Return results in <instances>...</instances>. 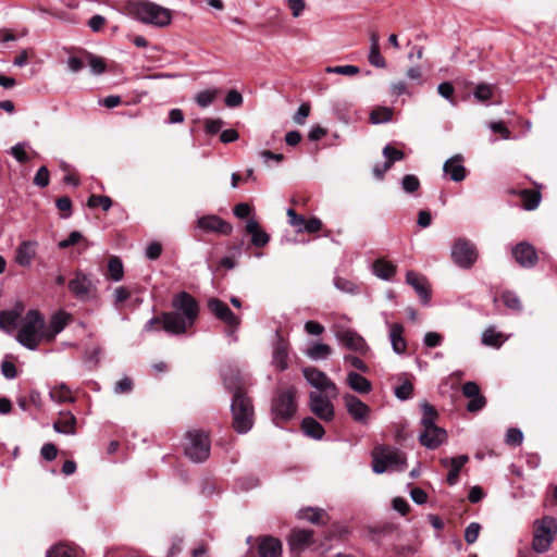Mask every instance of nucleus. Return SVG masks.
Masks as SVG:
<instances>
[{
  "mask_svg": "<svg viewBox=\"0 0 557 557\" xmlns=\"http://www.w3.org/2000/svg\"><path fill=\"white\" fill-rule=\"evenodd\" d=\"M15 338L29 350H36L41 342H47L44 315L37 310H29L22 319Z\"/></svg>",
  "mask_w": 557,
  "mask_h": 557,
  "instance_id": "1",
  "label": "nucleus"
},
{
  "mask_svg": "<svg viewBox=\"0 0 557 557\" xmlns=\"http://www.w3.org/2000/svg\"><path fill=\"white\" fill-rule=\"evenodd\" d=\"M125 12L133 18L157 27L171 23L170 10L145 0H129L125 3Z\"/></svg>",
  "mask_w": 557,
  "mask_h": 557,
  "instance_id": "2",
  "label": "nucleus"
},
{
  "mask_svg": "<svg viewBox=\"0 0 557 557\" xmlns=\"http://www.w3.org/2000/svg\"><path fill=\"white\" fill-rule=\"evenodd\" d=\"M421 408L423 412L421 419L423 431L419 435L420 443L429 449H435L446 441L447 433L444 429L435 425L437 411L432 405L423 401Z\"/></svg>",
  "mask_w": 557,
  "mask_h": 557,
  "instance_id": "3",
  "label": "nucleus"
},
{
  "mask_svg": "<svg viewBox=\"0 0 557 557\" xmlns=\"http://www.w3.org/2000/svg\"><path fill=\"white\" fill-rule=\"evenodd\" d=\"M406 467V457L397 448L377 446L372 451V469L375 473L385 471H403Z\"/></svg>",
  "mask_w": 557,
  "mask_h": 557,
  "instance_id": "4",
  "label": "nucleus"
},
{
  "mask_svg": "<svg viewBox=\"0 0 557 557\" xmlns=\"http://www.w3.org/2000/svg\"><path fill=\"white\" fill-rule=\"evenodd\" d=\"M532 549L537 554L549 550L557 533V519L544 516L533 521Z\"/></svg>",
  "mask_w": 557,
  "mask_h": 557,
  "instance_id": "5",
  "label": "nucleus"
},
{
  "mask_svg": "<svg viewBox=\"0 0 557 557\" xmlns=\"http://www.w3.org/2000/svg\"><path fill=\"white\" fill-rule=\"evenodd\" d=\"M233 428L239 434L249 432L253 425V406L246 393H236L231 405Z\"/></svg>",
  "mask_w": 557,
  "mask_h": 557,
  "instance_id": "6",
  "label": "nucleus"
},
{
  "mask_svg": "<svg viewBox=\"0 0 557 557\" xmlns=\"http://www.w3.org/2000/svg\"><path fill=\"white\" fill-rule=\"evenodd\" d=\"M295 397L296 388L293 386L277 392L272 400L273 420L276 424L289 420L295 414L297 409Z\"/></svg>",
  "mask_w": 557,
  "mask_h": 557,
  "instance_id": "7",
  "label": "nucleus"
},
{
  "mask_svg": "<svg viewBox=\"0 0 557 557\" xmlns=\"http://www.w3.org/2000/svg\"><path fill=\"white\" fill-rule=\"evenodd\" d=\"M185 455L194 462H203L210 455V441L201 431H189L186 434Z\"/></svg>",
  "mask_w": 557,
  "mask_h": 557,
  "instance_id": "8",
  "label": "nucleus"
},
{
  "mask_svg": "<svg viewBox=\"0 0 557 557\" xmlns=\"http://www.w3.org/2000/svg\"><path fill=\"white\" fill-rule=\"evenodd\" d=\"M333 398L330 393L310 392L308 401L310 411L323 422L333 421L335 417Z\"/></svg>",
  "mask_w": 557,
  "mask_h": 557,
  "instance_id": "9",
  "label": "nucleus"
},
{
  "mask_svg": "<svg viewBox=\"0 0 557 557\" xmlns=\"http://www.w3.org/2000/svg\"><path fill=\"white\" fill-rule=\"evenodd\" d=\"M451 258L458 267L470 269L478 259V251L470 240L458 238L451 247Z\"/></svg>",
  "mask_w": 557,
  "mask_h": 557,
  "instance_id": "10",
  "label": "nucleus"
},
{
  "mask_svg": "<svg viewBox=\"0 0 557 557\" xmlns=\"http://www.w3.org/2000/svg\"><path fill=\"white\" fill-rule=\"evenodd\" d=\"M304 376L307 382L318 393H330V396L337 397L338 388L336 384L321 370L314 367H307L302 370Z\"/></svg>",
  "mask_w": 557,
  "mask_h": 557,
  "instance_id": "11",
  "label": "nucleus"
},
{
  "mask_svg": "<svg viewBox=\"0 0 557 557\" xmlns=\"http://www.w3.org/2000/svg\"><path fill=\"white\" fill-rule=\"evenodd\" d=\"M335 337L338 343L348 350L359 355H367L370 347L366 339L351 329H339L335 332Z\"/></svg>",
  "mask_w": 557,
  "mask_h": 557,
  "instance_id": "12",
  "label": "nucleus"
},
{
  "mask_svg": "<svg viewBox=\"0 0 557 557\" xmlns=\"http://www.w3.org/2000/svg\"><path fill=\"white\" fill-rule=\"evenodd\" d=\"M208 309L213 315L231 327V330L227 331V335L234 337L240 324V320L233 313L228 306L218 298H210L208 300Z\"/></svg>",
  "mask_w": 557,
  "mask_h": 557,
  "instance_id": "13",
  "label": "nucleus"
},
{
  "mask_svg": "<svg viewBox=\"0 0 557 557\" xmlns=\"http://www.w3.org/2000/svg\"><path fill=\"white\" fill-rule=\"evenodd\" d=\"M172 306L174 312H178L190 324H194L199 312L196 299L186 292H181L173 297Z\"/></svg>",
  "mask_w": 557,
  "mask_h": 557,
  "instance_id": "14",
  "label": "nucleus"
},
{
  "mask_svg": "<svg viewBox=\"0 0 557 557\" xmlns=\"http://www.w3.org/2000/svg\"><path fill=\"white\" fill-rule=\"evenodd\" d=\"M69 289L81 301L91 299L97 290L90 277L81 271L69 282Z\"/></svg>",
  "mask_w": 557,
  "mask_h": 557,
  "instance_id": "15",
  "label": "nucleus"
},
{
  "mask_svg": "<svg viewBox=\"0 0 557 557\" xmlns=\"http://www.w3.org/2000/svg\"><path fill=\"white\" fill-rule=\"evenodd\" d=\"M343 401L346 411L355 422L360 424H367L369 422L371 408L366 403L352 394H345Z\"/></svg>",
  "mask_w": 557,
  "mask_h": 557,
  "instance_id": "16",
  "label": "nucleus"
},
{
  "mask_svg": "<svg viewBox=\"0 0 557 557\" xmlns=\"http://www.w3.org/2000/svg\"><path fill=\"white\" fill-rule=\"evenodd\" d=\"M512 256L517 263L525 269H531L536 265L539 257L533 245L528 242H521L512 247Z\"/></svg>",
  "mask_w": 557,
  "mask_h": 557,
  "instance_id": "17",
  "label": "nucleus"
},
{
  "mask_svg": "<svg viewBox=\"0 0 557 557\" xmlns=\"http://www.w3.org/2000/svg\"><path fill=\"white\" fill-rule=\"evenodd\" d=\"M197 226L207 233H218L221 235H230L233 227L230 223L218 215L208 214L197 220Z\"/></svg>",
  "mask_w": 557,
  "mask_h": 557,
  "instance_id": "18",
  "label": "nucleus"
},
{
  "mask_svg": "<svg viewBox=\"0 0 557 557\" xmlns=\"http://www.w3.org/2000/svg\"><path fill=\"white\" fill-rule=\"evenodd\" d=\"M271 364L280 372L288 368V343L278 334L273 344Z\"/></svg>",
  "mask_w": 557,
  "mask_h": 557,
  "instance_id": "19",
  "label": "nucleus"
},
{
  "mask_svg": "<svg viewBox=\"0 0 557 557\" xmlns=\"http://www.w3.org/2000/svg\"><path fill=\"white\" fill-rule=\"evenodd\" d=\"M162 325L165 332L178 335L185 333L193 324L184 319L178 312L172 311L162 314Z\"/></svg>",
  "mask_w": 557,
  "mask_h": 557,
  "instance_id": "20",
  "label": "nucleus"
},
{
  "mask_svg": "<svg viewBox=\"0 0 557 557\" xmlns=\"http://www.w3.org/2000/svg\"><path fill=\"white\" fill-rule=\"evenodd\" d=\"M313 543V531L295 529L288 536V545L293 553H301Z\"/></svg>",
  "mask_w": 557,
  "mask_h": 557,
  "instance_id": "21",
  "label": "nucleus"
},
{
  "mask_svg": "<svg viewBox=\"0 0 557 557\" xmlns=\"http://www.w3.org/2000/svg\"><path fill=\"white\" fill-rule=\"evenodd\" d=\"M406 283L416 290L424 305L429 304L431 299L430 286L423 275H420L413 271H408L406 274Z\"/></svg>",
  "mask_w": 557,
  "mask_h": 557,
  "instance_id": "22",
  "label": "nucleus"
},
{
  "mask_svg": "<svg viewBox=\"0 0 557 557\" xmlns=\"http://www.w3.org/2000/svg\"><path fill=\"white\" fill-rule=\"evenodd\" d=\"M462 394L469 398L470 401L467 405V409L470 412H476L485 406L484 396L480 395V387L475 382H467L462 386Z\"/></svg>",
  "mask_w": 557,
  "mask_h": 557,
  "instance_id": "23",
  "label": "nucleus"
},
{
  "mask_svg": "<svg viewBox=\"0 0 557 557\" xmlns=\"http://www.w3.org/2000/svg\"><path fill=\"white\" fill-rule=\"evenodd\" d=\"M443 171L454 182H461L466 178V168L463 166V158L456 154L444 162Z\"/></svg>",
  "mask_w": 557,
  "mask_h": 557,
  "instance_id": "24",
  "label": "nucleus"
},
{
  "mask_svg": "<svg viewBox=\"0 0 557 557\" xmlns=\"http://www.w3.org/2000/svg\"><path fill=\"white\" fill-rule=\"evenodd\" d=\"M469 457L467 455H460L454 458H444L441 460L442 465L446 468H449V472L447 474V483L453 486L459 480V472L461 468L468 462Z\"/></svg>",
  "mask_w": 557,
  "mask_h": 557,
  "instance_id": "25",
  "label": "nucleus"
},
{
  "mask_svg": "<svg viewBox=\"0 0 557 557\" xmlns=\"http://www.w3.org/2000/svg\"><path fill=\"white\" fill-rule=\"evenodd\" d=\"M23 307L16 306L11 310L0 311V329L12 333L22 321Z\"/></svg>",
  "mask_w": 557,
  "mask_h": 557,
  "instance_id": "26",
  "label": "nucleus"
},
{
  "mask_svg": "<svg viewBox=\"0 0 557 557\" xmlns=\"http://www.w3.org/2000/svg\"><path fill=\"white\" fill-rule=\"evenodd\" d=\"M223 383L225 388L233 393V397H235L236 393H245V377L236 369L230 368L223 372Z\"/></svg>",
  "mask_w": 557,
  "mask_h": 557,
  "instance_id": "27",
  "label": "nucleus"
},
{
  "mask_svg": "<svg viewBox=\"0 0 557 557\" xmlns=\"http://www.w3.org/2000/svg\"><path fill=\"white\" fill-rule=\"evenodd\" d=\"M70 319L71 315L64 311L54 313L49 321L48 327L46 326L47 342H52L65 329Z\"/></svg>",
  "mask_w": 557,
  "mask_h": 557,
  "instance_id": "28",
  "label": "nucleus"
},
{
  "mask_svg": "<svg viewBox=\"0 0 557 557\" xmlns=\"http://www.w3.org/2000/svg\"><path fill=\"white\" fill-rule=\"evenodd\" d=\"M389 329V341L394 352L400 355L406 351L407 343L404 338V326L400 323L386 322Z\"/></svg>",
  "mask_w": 557,
  "mask_h": 557,
  "instance_id": "29",
  "label": "nucleus"
},
{
  "mask_svg": "<svg viewBox=\"0 0 557 557\" xmlns=\"http://www.w3.org/2000/svg\"><path fill=\"white\" fill-rule=\"evenodd\" d=\"M76 418L70 411H60L53 423V430L61 434L73 435L76 433Z\"/></svg>",
  "mask_w": 557,
  "mask_h": 557,
  "instance_id": "30",
  "label": "nucleus"
},
{
  "mask_svg": "<svg viewBox=\"0 0 557 557\" xmlns=\"http://www.w3.org/2000/svg\"><path fill=\"white\" fill-rule=\"evenodd\" d=\"M258 552L260 557H281L282 543L273 536H264L260 540Z\"/></svg>",
  "mask_w": 557,
  "mask_h": 557,
  "instance_id": "31",
  "label": "nucleus"
},
{
  "mask_svg": "<svg viewBox=\"0 0 557 557\" xmlns=\"http://www.w3.org/2000/svg\"><path fill=\"white\" fill-rule=\"evenodd\" d=\"M347 385L359 394H369L372 391L371 382L361 374L350 371L346 379Z\"/></svg>",
  "mask_w": 557,
  "mask_h": 557,
  "instance_id": "32",
  "label": "nucleus"
},
{
  "mask_svg": "<svg viewBox=\"0 0 557 557\" xmlns=\"http://www.w3.org/2000/svg\"><path fill=\"white\" fill-rule=\"evenodd\" d=\"M333 354V348L329 344L314 342L312 345L305 351V355L313 360H325Z\"/></svg>",
  "mask_w": 557,
  "mask_h": 557,
  "instance_id": "33",
  "label": "nucleus"
},
{
  "mask_svg": "<svg viewBox=\"0 0 557 557\" xmlns=\"http://www.w3.org/2000/svg\"><path fill=\"white\" fill-rule=\"evenodd\" d=\"M301 430L307 436L314 440H321L325 434L322 424L312 417H307L302 420Z\"/></svg>",
  "mask_w": 557,
  "mask_h": 557,
  "instance_id": "34",
  "label": "nucleus"
},
{
  "mask_svg": "<svg viewBox=\"0 0 557 557\" xmlns=\"http://www.w3.org/2000/svg\"><path fill=\"white\" fill-rule=\"evenodd\" d=\"M35 256L34 245L32 243H22L16 250V262L22 267H28Z\"/></svg>",
  "mask_w": 557,
  "mask_h": 557,
  "instance_id": "35",
  "label": "nucleus"
},
{
  "mask_svg": "<svg viewBox=\"0 0 557 557\" xmlns=\"http://www.w3.org/2000/svg\"><path fill=\"white\" fill-rule=\"evenodd\" d=\"M49 396L53 401L60 404L74 401L71 389L64 383L52 387L49 392Z\"/></svg>",
  "mask_w": 557,
  "mask_h": 557,
  "instance_id": "36",
  "label": "nucleus"
},
{
  "mask_svg": "<svg viewBox=\"0 0 557 557\" xmlns=\"http://www.w3.org/2000/svg\"><path fill=\"white\" fill-rule=\"evenodd\" d=\"M123 276L124 268L122 260L116 256L110 257L108 261V277L113 282H120L122 281Z\"/></svg>",
  "mask_w": 557,
  "mask_h": 557,
  "instance_id": "37",
  "label": "nucleus"
},
{
  "mask_svg": "<svg viewBox=\"0 0 557 557\" xmlns=\"http://www.w3.org/2000/svg\"><path fill=\"white\" fill-rule=\"evenodd\" d=\"M374 274L383 280H391L396 273V267L385 260H377L373 264Z\"/></svg>",
  "mask_w": 557,
  "mask_h": 557,
  "instance_id": "38",
  "label": "nucleus"
},
{
  "mask_svg": "<svg viewBox=\"0 0 557 557\" xmlns=\"http://www.w3.org/2000/svg\"><path fill=\"white\" fill-rule=\"evenodd\" d=\"M520 197L523 203V208L525 210H534L539 207L541 202V194L540 191L525 189L520 193Z\"/></svg>",
  "mask_w": 557,
  "mask_h": 557,
  "instance_id": "39",
  "label": "nucleus"
},
{
  "mask_svg": "<svg viewBox=\"0 0 557 557\" xmlns=\"http://www.w3.org/2000/svg\"><path fill=\"white\" fill-rule=\"evenodd\" d=\"M85 61L86 64L90 67V71L95 75H99L106 72V63L104 60L91 52L85 51Z\"/></svg>",
  "mask_w": 557,
  "mask_h": 557,
  "instance_id": "40",
  "label": "nucleus"
},
{
  "mask_svg": "<svg viewBox=\"0 0 557 557\" xmlns=\"http://www.w3.org/2000/svg\"><path fill=\"white\" fill-rule=\"evenodd\" d=\"M219 94L216 88L201 90L196 94L195 101L200 108H207L214 102Z\"/></svg>",
  "mask_w": 557,
  "mask_h": 557,
  "instance_id": "41",
  "label": "nucleus"
},
{
  "mask_svg": "<svg viewBox=\"0 0 557 557\" xmlns=\"http://www.w3.org/2000/svg\"><path fill=\"white\" fill-rule=\"evenodd\" d=\"M482 343L486 346L500 347L504 343L502 333L496 332L495 327H487L482 334Z\"/></svg>",
  "mask_w": 557,
  "mask_h": 557,
  "instance_id": "42",
  "label": "nucleus"
},
{
  "mask_svg": "<svg viewBox=\"0 0 557 557\" xmlns=\"http://www.w3.org/2000/svg\"><path fill=\"white\" fill-rule=\"evenodd\" d=\"M393 112L389 108L380 107L374 109L370 114L373 124L386 123L392 120Z\"/></svg>",
  "mask_w": 557,
  "mask_h": 557,
  "instance_id": "43",
  "label": "nucleus"
},
{
  "mask_svg": "<svg viewBox=\"0 0 557 557\" xmlns=\"http://www.w3.org/2000/svg\"><path fill=\"white\" fill-rule=\"evenodd\" d=\"M325 515L324 510L319 508L301 509L298 513L300 519L310 521L311 523H320L322 517Z\"/></svg>",
  "mask_w": 557,
  "mask_h": 557,
  "instance_id": "44",
  "label": "nucleus"
},
{
  "mask_svg": "<svg viewBox=\"0 0 557 557\" xmlns=\"http://www.w3.org/2000/svg\"><path fill=\"white\" fill-rule=\"evenodd\" d=\"M383 156L386 159L385 162L388 163L391 166L396 162L400 161L405 158V154L401 150L396 149L395 147L391 145H386L383 148Z\"/></svg>",
  "mask_w": 557,
  "mask_h": 557,
  "instance_id": "45",
  "label": "nucleus"
},
{
  "mask_svg": "<svg viewBox=\"0 0 557 557\" xmlns=\"http://www.w3.org/2000/svg\"><path fill=\"white\" fill-rule=\"evenodd\" d=\"M87 206L89 208H96L98 206H101V208L104 211H108L112 206V200L108 196H101V195H91L88 198Z\"/></svg>",
  "mask_w": 557,
  "mask_h": 557,
  "instance_id": "46",
  "label": "nucleus"
},
{
  "mask_svg": "<svg viewBox=\"0 0 557 557\" xmlns=\"http://www.w3.org/2000/svg\"><path fill=\"white\" fill-rule=\"evenodd\" d=\"M502 300L505 304V306L511 310L520 311L521 310V302L519 297L512 293V292H504L502 294Z\"/></svg>",
  "mask_w": 557,
  "mask_h": 557,
  "instance_id": "47",
  "label": "nucleus"
},
{
  "mask_svg": "<svg viewBox=\"0 0 557 557\" xmlns=\"http://www.w3.org/2000/svg\"><path fill=\"white\" fill-rule=\"evenodd\" d=\"M73 549L64 544L52 546L46 554V557H72Z\"/></svg>",
  "mask_w": 557,
  "mask_h": 557,
  "instance_id": "48",
  "label": "nucleus"
},
{
  "mask_svg": "<svg viewBox=\"0 0 557 557\" xmlns=\"http://www.w3.org/2000/svg\"><path fill=\"white\" fill-rule=\"evenodd\" d=\"M401 187L406 193H414L420 187V181L416 175L407 174L401 180Z\"/></svg>",
  "mask_w": 557,
  "mask_h": 557,
  "instance_id": "49",
  "label": "nucleus"
},
{
  "mask_svg": "<svg viewBox=\"0 0 557 557\" xmlns=\"http://www.w3.org/2000/svg\"><path fill=\"white\" fill-rule=\"evenodd\" d=\"M334 285L337 289H339L341 292H344V293H348V294L358 293V286L354 282L348 281L343 277H336L334 280Z\"/></svg>",
  "mask_w": 557,
  "mask_h": 557,
  "instance_id": "50",
  "label": "nucleus"
},
{
  "mask_svg": "<svg viewBox=\"0 0 557 557\" xmlns=\"http://www.w3.org/2000/svg\"><path fill=\"white\" fill-rule=\"evenodd\" d=\"M473 95L479 101H486L493 96V87L484 83L479 84L475 87Z\"/></svg>",
  "mask_w": 557,
  "mask_h": 557,
  "instance_id": "51",
  "label": "nucleus"
},
{
  "mask_svg": "<svg viewBox=\"0 0 557 557\" xmlns=\"http://www.w3.org/2000/svg\"><path fill=\"white\" fill-rule=\"evenodd\" d=\"M369 62L371 65L377 67V69H384L386 67L385 59L382 57L380 49H376V47H370L369 52Z\"/></svg>",
  "mask_w": 557,
  "mask_h": 557,
  "instance_id": "52",
  "label": "nucleus"
},
{
  "mask_svg": "<svg viewBox=\"0 0 557 557\" xmlns=\"http://www.w3.org/2000/svg\"><path fill=\"white\" fill-rule=\"evenodd\" d=\"M413 392V385L409 381H405L403 384L395 388V396L399 400H407L411 398Z\"/></svg>",
  "mask_w": 557,
  "mask_h": 557,
  "instance_id": "53",
  "label": "nucleus"
},
{
  "mask_svg": "<svg viewBox=\"0 0 557 557\" xmlns=\"http://www.w3.org/2000/svg\"><path fill=\"white\" fill-rule=\"evenodd\" d=\"M523 441V433L520 429L511 428L506 433L505 442L510 446H519Z\"/></svg>",
  "mask_w": 557,
  "mask_h": 557,
  "instance_id": "54",
  "label": "nucleus"
},
{
  "mask_svg": "<svg viewBox=\"0 0 557 557\" xmlns=\"http://www.w3.org/2000/svg\"><path fill=\"white\" fill-rule=\"evenodd\" d=\"M481 525L478 522H471L465 530V540L468 544H473L479 536Z\"/></svg>",
  "mask_w": 557,
  "mask_h": 557,
  "instance_id": "55",
  "label": "nucleus"
},
{
  "mask_svg": "<svg viewBox=\"0 0 557 557\" xmlns=\"http://www.w3.org/2000/svg\"><path fill=\"white\" fill-rule=\"evenodd\" d=\"M133 387H134V383L132 381V379H129L128 376H124L123 379H121L120 381H117L114 385V393L115 394H126V393H131L133 391Z\"/></svg>",
  "mask_w": 557,
  "mask_h": 557,
  "instance_id": "56",
  "label": "nucleus"
},
{
  "mask_svg": "<svg viewBox=\"0 0 557 557\" xmlns=\"http://www.w3.org/2000/svg\"><path fill=\"white\" fill-rule=\"evenodd\" d=\"M326 71L329 73L352 76L359 73V67L355 65H338L334 67H327Z\"/></svg>",
  "mask_w": 557,
  "mask_h": 557,
  "instance_id": "57",
  "label": "nucleus"
},
{
  "mask_svg": "<svg viewBox=\"0 0 557 557\" xmlns=\"http://www.w3.org/2000/svg\"><path fill=\"white\" fill-rule=\"evenodd\" d=\"M11 154L20 163H26L29 158L25 150V144L18 143L11 148Z\"/></svg>",
  "mask_w": 557,
  "mask_h": 557,
  "instance_id": "58",
  "label": "nucleus"
},
{
  "mask_svg": "<svg viewBox=\"0 0 557 557\" xmlns=\"http://www.w3.org/2000/svg\"><path fill=\"white\" fill-rule=\"evenodd\" d=\"M344 362L350 364L357 370L367 373L369 371V367L357 356L354 355H345Z\"/></svg>",
  "mask_w": 557,
  "mask_h": 557,
  "instance_id": "59",
  "label": "nucleus"
},
{
  "mask_svg": "<svg viewBox=\"0 0 557 557\" xmlns=\"http://www.w3.org/2000/svg\"><path fill=\"white\" fill-rule=\"evenodd\" d=\"M287 216L289 224L296 227L298 232H302L306 219L302 215H298L294 209L287 210Z\"/></svg>",
  "mask_w": 557,
  "mask_h": 557,
  "instance_id": "60",
  "label": "nucleus"
},
{
  "mask_svg": "<svg viewBox=\"0 0 557 557\" xmlns=\"http://www.w3.org/2000/svg\"><path fill=\"white\" fill-rule=\"evenodd\" d=\"M34 184L38 187H46L49 184V171L46 166H40L34 177Z\"/></svg>",
  "mask_w": 557,
  "mask_h": 557,
  "instance_id": "61",
  "label": "nucleus"
},
{
  "mask_svg": "<svg viewBox=\"0 0 557 557\" xmlns=\"http://www.w3.org/2000/svg\"><path fill=\"white\" fill-rule=\"evenodd\" d=\"M443 336L436 332H428L424 335L423 344L429 348L437 347L442 344Z\"/></svg>",
  "mask_w": 557,
  "mask_h": 557,
  "instance_id": "62",
  "label": "nucleus"
},
{
  "mask_svg": "<svg viewBox=\"0 0 557 557\" xmlns=\"http://www.w3.org/2000/svg\"><path fill=\"white\" fill-rule=\"evenodd\" d=\"M243 103V96L237 90H230L225 97V104L228 108H236Z\"/></svg>",
  "mask_w": 557,
  "mask_h": 557,
  "instance_id": "63",
  "label": "nucleus"
},
{
  "mask_svg": "<svg viewBox=\"0 0 557 557\" xmlns=\"http://www.w3.org/2000/svg\"><path fill=\"white\" fill-rule=\"evenodd\" d=\"M161 252H162V245L158 242H152L147 246L145 256L149 260H157L161 256Z\"/></svg>",
  "mask_w": 557,
  "mask_h": 557,
  "instance_id": "64",
  "label": "nucleus"
}]
</instances>
